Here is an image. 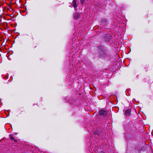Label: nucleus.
I'll use <instances>...</instances> for the list:
<instances>
[{"mask_svg":"<svg viewBox=\"0 0 153 153\" xmlns=\"http://www.w3.org/2000/svg\"><path fill=\"white\" fill-rule=\"evenodd\" d=\"M99 51L98 52V55L101 57L105 56L106 54V51L103 46H100L98 47Z\"/></svg>","mask_w":153,"mask_h":153,"instance_id":"obj_1","label":"nucleus"},{"mask_svg":"<svg viewBox=\"0 0 153 153\" xmlns=\"http://www.w3.org/2000/svg\"><path fill=\"white\" fill-rule=\"evenodd\" d=\"M99 114L102 117H105L107 116V112L103 110H102L99 112Z\"/></svg>","mask_w":153,"mask_h":153,"instance_id":"obj_2","label":"nucleus"},{"mask_svg":"<svg viewBox=\"0 0 153 153\" xmlns=\"http://www.w3.org/2000/svg\"><path fill=\"white\" fill-rule=\"evenodd\" d=\"M112 36L110 34L107 35L105 37V39L106 41H110L112 39Z\"/></svg>","mask_w":153,"mask_h":153,"instance_id":"obj_3","label":"nucleus"},{"mask_svg":"<svg viewBox=\"0 0 153 153\" xmlns=\"http://www.w3.org/2000/svg\"><path fill=\"white\" fill-rule=\"evenodd\" d=\"M107 23V21L106 19L102 18L101 20V24L102 25H106Z\"/></svg>","mask_w":153,"mask_h":153,"instance_id":"obj_4","label":"nucleus"},{"mask_svg":"<svg viewBox=\"0 0 153 153\" xmlns=\"http://www.w3.org/2000/svg\"><path fill=\"white\" fill-rule=\"evenodd\" d=\"M76 0H73V2L72 3V6L74 7L75 10H76V8L77 7V6L76 5Z\"/></svg>","mask_w":153,"mask_h":153,"instance_id":"obj_5","label":"nucleus"},{"mask_svg":"<svg viewBox=\"0 0 153 153\" xmlns=\"http://www.w3.org/2000/svg\"><path fill=\"white\" fill-rule=\"evenodd\" d=\"M74 17L76 19H79L80 18V15L77 13H76L74 15Z\"/></svg>","mask_w":153,"mask_h":153,"instance_id":"obj_6","label":"nucleus"},{"mask_svg":"<svg viewBox=\"0 0 153 153\" xmlns=\"http://www.w3.org/2000/svg\"><path fill=\"white\" fill-rule=\"evenodd\" d=\"M131 113V110L129 109H127L126 111L125 114L127 116H129Z\"/></svg>","mask_w":153,"mask_h":153,"instance_id":"obj_7","label":"nucleus"},{"mask_svg":"<svg viewBox=\"0 0 153 153\" xmlns=\"http://www.w3.org/2000/svg\"><path fill=\"white\" fill-rule=\"evenodd\" d=\"M7 23H6V25L5 24H4V28L5 30H7V31L8 32L9 31V30H8V29H9V27H8L7 26Z\"/></svg>","mask_w":153,"mask_h":153,"instance_id":"obj_8","label":"nucleus"},{"mask_svg":"<svg viewBox=\"0 0 153 153\" xmlns=\"http://www.w3.org/2000/svg\"><path fill=\"white\" fill-rule=\"evenodd\" d=\"M10 140H13L15 142H16L17 141V140L16 139H15L14 137H13L11 136H10Z\"/></svg>","mask_w":153,"mask_h":153,"instance_id":"obj_9","label":"nucleus"},{"mask_svg":"<svg viewBox=\"0 0 153 153\" xmlns=\"http://www.w3.org/2000/svg\"><path fill=\"white\" fill-rule=\"evenodd\" d=\"M5 114L7 115V117L10 114V112H9V111L8 110L5 111Z\"/></svg>","mask_w":153,"mask_h":153,"instance_id":"obj_10","label":"nucleus"},{"mask_svg":"<svg viewBox=\"0 0 153 153\" xmlns=\"http://www.w3.org/2000/svg\"><path fill=\"white\" fill-rule=\"evenodd\" d=\"M8 77H9V74H7V75H6L4 76V77L5 79H8Z\"/></svg>","mask_w":153,"mask_h":153,"instance_id":"obj_11","label":"nucleus"},{"mask_svg":"<svg viewBox=\"0 0 153 153\" xmlns=\"http://www.w3.org/2000/svg\"><path fill=\"white\" fill-rule=\"evenodd\" d=\"M94 134H98V132L97 131H95L94 132Z\"/></svg>","mask_w":153,"mask_h":153,"instance_id":"obj_12","label":"nucleus"},{"mask_svg":"<svg viewBox=\"0 0 153 153\" xmlns=\"http://www.w3.org/2000/svg\"><path fill=\"white\" fill-rule=\"evenodd\" d=\"M81 1V3L82 4H83V3L84 2V1L85 0H80Z\"/></svg>","mask_w":153,"mask_h":153,"instance_id":"obj_13","label":"nucleus"},{"mask_svg":"<svg viewBox=\"0 0 153 153\" xmlns=\"http://www.w3.org/2000/svg\"><path fill=\"white\" fill-rule=\"evenodd\" d=\"M11 11H13V10L12 9H11L10 8V12H11Z\"/></svg>","mask_w":153,"mask_h":153,"instance_id":"obj_14","label":"nucleus"},{"mask_svg":"<svg viewBox=\"0 0 153 153\" xmlns=\"http://www.w3.org/2000/svg\"><path fill=\"white\" fill-rule=\"evenodd\" d=\"M100 153H104L103 152H101Z\"/></svg>","mask_w":153,"mask_h":153,"instance_id":"obj_15","label":"nucleus"},{"mask_svg":"<svg viewBox=\"0 0 153 153\" xmlns=\"http://www.w3.org/2000/svg\"><path fill=\"white\" fill-rule=\"evenodd\" d=\"M11 15H12V14H10V17H12V16H11Z\"/></svg>","mask_w":153,"mask_h":153,"instance_id":"obj_16","label":"nucleus"},{"mask_svg":"<svg viewBox=\"0 0 153 153\" xmlns=\"http://www.w3.org/2000/svg\"><path fill=\"white\" fill-rule=\"evenodd\" d=\"M8 57H9V55H8V56H7V58H8V59H9V58H8Z\"/></svg>","mask_w":153,"mask_h":153,"instance_id":"obj_17","label":"nucleus"},{"mask_svg":"<svg viewBox=\"0 0 153 153\" xmlns=\"http://www.w3.org/2000/svg\"><path fill=\"white\" fill-rule=\"evenodd\" d=\"M10 4L11 3V1H10Z\"/></svg>","mask_w":153,"mask_h":153,"instance_id":"obj_18","label":"nucleus"}]
</instances>
